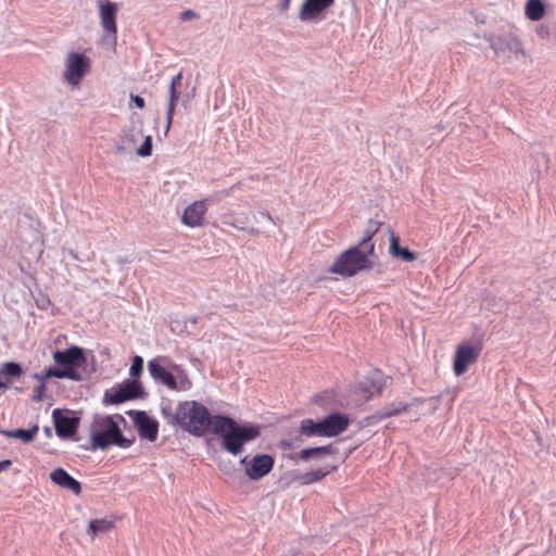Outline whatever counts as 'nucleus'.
Segmentation results:
<instances>
[{"label":"nucleus","mask_w":556,"mask_h":556,"mask_svg":"<svg viewBox=\"0 0 556 556\" xmlns=\"http://www.w3.org/2000/svg\"><path fill=\"white\" fill-rule=\"evenodd\" d=\"M121 424L126 425V419L121 414L101 416L94 415L90 428V450H108L110 446H118L121 448L130 447L136 438H127L121 430Z\"/></svg>","instance_id":"obj_1"},{"label":"nucleus","mask_w":556,"mask_h":556,"mask_svg":"<svg viewBox=\"0 0 556 556\" xmlns=\"http://www.w3.org/2000/svg\"><path fill=\"white\" fill-rule=\"evenodd\" d=\"M213 433L220 437L225 451L231 455H238L245 443L260 437L261 427L253 424H239L228 416L214 415Z\"/></svg>","instance_id":"obj_2"},{"label":"nucleus","mask_w":556,"mask_h":556,"mask_svg":"<svg viewBox=\"0 0 556 556\" xmlns=\"http://www.w3.org/2000/svg\"><path fill=\"white\" fill-rule=\"evenodd\" d=\"M178 426L194 437H202L207 430L214 432V415L197 401L180 402Z\"/></svg>","instance_id":"obj_3"},{"label":"nucleus","mask_w":556,"mask_h":556,"mask_svg":"<svg viewBox=\"0 0 556 556\" xmlns=\"http://www.w3.org/2000/svg\"><path fill=\"white\" fill-rule=\"evenodd\" d=\"M53 361L58 367L47 368V377L70 379L73 381L81 380V375L77 369L87 362L84 349L73 345L66 350H56L53 353Z\"/></svg>","instance_id":"obj_4"},{"label":"nucleus","mask_w":556,"mask_h":556,"mask_svg":"<svg viewBox=\"0 0 556 556\" xmlns=\"http://www.w3.org/2000/svg\"><path fill=\"white\" fill-rule=\"evenodd\" d=\"M372 256L355 244L343 251L328 270L344 278L353 277L374 267Z\"/></svg>","instance_id":"obj_5"},{"label":"nucleus","mask_w":556,"mask_h":556,"mask_svg":"<svg viewBox=\"0 0 556 556\" xmlns=\"http://www.w3.org/2000/svg\"><path fill=\"white\" fill-rule=\"evenodd\" d=\"M192 97V93L182 94V72H179L172 78L170 84L168 86V103L166 108L165 129L166 132H168L172 126L176 104L180 101L181 105L186 108L190 103Z\"/></svg>","instance_id":"obj_6"},{"label":"nucleus","mask_w":556,"mask_h":556,"mask_svg":"<svg viewBox=\"0 0 556 556\" xmlns=\"http://www.w3.org/2000/svg\"><path fill=\"white\" fill-rule=\"evenodd\" d=\"M90 67L89 59L78 52H70L65 61L64 79L72 86L79 85Z\"/></svg>","instance_id":"obj_7"},{"label":"nucleus","mask_w":556,"mask_h":556,"mask_svg":"<svg viewBox=\"0 0 556 556\" xmlns=\"http://www.w3.org/2000/svg\"><path fill=\"white\" fill-rule=\"evenodd\" d=\"M139 435L150 442H154L159 434V422L151 418L144 410H128Z\"/></svg>","instance_id":"obj_8"},{"label":"nucleus","mask_w":556,"mask_h":556,"mask_svg":"<svg viewBox=\"0 0 556 556\" xmlns=\"http://www.w3.org/2000/svg\"><path fill=\"white\" fill-rule=\"evenodd\" d=\"M148 370L150 376L159 383L167 387L170 390H186L188 387L185 384V380L180 381V386H178L177 379L175 376L167 370L164 366H162L159 359L154 358L148 363Z\"/></svg>","instance_id":"obj_9"},{"label":"nucleus","mask_w":556,"mask_h":556,"mask_svg":"<svg viewBox=\"0 0 556 556\" xmlns=\"http://www.w3.org/2000/svg\"><path fill=\"white\" fill-rule=\"evenodd\" d=\"M52 418L58 437L72 438L77 432L79 417L73 414H64L61 409L55 408L52 412Z\"/></svg>","instance_id":"obj_10"},{"label":"nucleus","mask_w":556,"mask_h":556,"mask_svg":"<svg viewBox=\"0 0 556 556\" xmlns=\"http://www.w3.org/2000/svg\"><path fill=\"white\" fill-rule=\"evenodd\" d=\"M480 354V348L471 344L459 345L454 358V372L456 376L465 374L468 366L476 362Z\"/></svg>","instance_id":"obj_11"},{"label":"nucleus","mask_w":556,"mask_h":556,"mask_svg":"<svg viewBox=\"0 0 556 556\" xmlns=\"http://www.w3.org/2000/svg\"><path fill=\"white\" fill-rule=\"evenodd\" d=\"M275 464V459L269 454H260L251 458L247 468V476L250 480L257 481L267 476Z\"/></svg>","instance_id":"obj_12"},{"label":"nucleus","mask_w":556,"mask_h":556,"mask_svg":"<svg viewBox=\"0 0 556 556\" xmlns=\"http://www.w3.org/2000/svg\"><path fill=\"white\" fill-rule=\"evenodd\" d=\"M491 48L498 58H509L510 54H523L521 42L513 35L502 36L491 42Z\"/></svg>","instance_id":"obj_13"},{"label":"nucleus","mask_w":556,"mask_h":556,"mask_svg":"<svg viewBox=\"0 0 556 556\" xmlns=\"http://www.w3.org/2000/svg\"><path fill=\"white\" fill-rule=\"evenodd\" d=\"M333 2L334 0H304L299 12V20L302 22L317 21Z\"/></svg>","instance_id":"obj_14"},{"label":"nucleus","mask_w":556,"mask_h":556,"mask_svg":"<svg viewBox=\"0 0 556 556\" xmlns=\"http://www.w3.org/2000/svg\"><path fill=\"white\" fill-rule=\"evenodd\" d=\"M325 437L331 438L341 434L350 425V418L342 413H331L321 419Z\"/></svg>","instance_id":"obj_15"},{"label":"nucleus","mask_w":556,"mask_h":556,"mask_svg":"<svg viewBox=\"0 0 556 556\" xmlns=\"http://www.w3.org/2000/svg\"><path fill=\"white\" fill-rule=\"evenodd\" d=\"M99 8H100L101 25H102L103 29L106 33L115 36L117 33V26H116L117 7H116V4L109 0H100Z\"/></svg>","instance_id":"obj_16"},{"label":"nucleus","mask_w":556,"mask_h":556,"mask_svg":"<svg viewBox=\"0 0 556 556\" xmlns=\"http://www.w3.org/2000/svg\"><path fill=\"white\" fill-rule=\"evenodd\" d=\"M206 211L207 207L205 201H195L186 207L181 220L189 227L201 226Z\"/></svg>","instance_id":"obj_17"},{"label":"nucleus","mask_w":556,"mask_h":556,"mask_svg":"<svg viewBox=\"0 0 556 556\" xmlns=\"http://www.w3.org/2000/svg\"><path fill=\"white\" fill-rule=\"evenodd\" d=\"M51 481L62 489L70 490L75 495L80 494V482L74 479L65 469L56 468L50 473Z\"/></svg>","instance_id":"obj_18"},{"label":"nucleus","mask_w":556,"mask_h":556,"mask_svg":"<svg viewBox=\"0 0 556 556\" xmlns=\"http://www.w3.org/2000/svg\"><path fill=\"white\" fill-rule=\"evenodd\" d=\"M379 227L380 223L374 219H369L367 227L364 231V236L356 245L365 250V252H369L370 254L375 255V243L372 242V237L379 230Z\"/></svg>","instance_id":"obj_19"},{"label":"nucleus","mask_w":556,"mask_h":556,"mask_svg":"<svg viewBox=\"0 0 556 556\" xmlns=\"http://www.w3.org/2000/svg\"><path fill=\"white\" fill-rule=\"evenodd\" d=\"M299 432L306 438L325 437L321 419L317 421L312 418L302 419L300 421Z\"/></svg>","instance_id":"obj_20"},{"label":"nucleus","mask_w":556,"mask_h":556,"mask_svg":"<svg viewBox=\"0 0 556 556\" xmlns=\"http://www.w3.org/2000/svg\"><path fill=\"white\" fill-rule=\"evenodd\" d=\"M334 469H336V467L332 466V467L319 468V469L312 470V471L304 472V473H298L294 476V480L299 481L303 485L312 484V483L320 481L323 478H325L327 475H329Z\"/></svg>","instance_id":"obj_21"},{"label":"nucleus","mask_w":556,"mask_h":556,"mask_svg":"<svg viewBox=\"0 0 556 556\" xmlns=\"http://www.w3.org/2000/svg\"><path fill=\"white\" fill-rule=\"evenodd\" d=\"M336 448L332 446V444H328L325 446L303 448L295 454L294 458L298 457L303 462H307L312 457H321L325 455L333 454Z\"/></svg>","instance_id":"obj_22"},{"label":"nucleus","mask_w":556,"mask_h":556,"mask_svg":"<svg viewBox=\"0 0 556 556\" xmlns=\"http://www.w3.org/2000/svg\"><path fill=\"white\" fill-rule=\"evenodd\" d=\"M39 428L37 425L30 429L0 430V433L7 438L18 439L25 443L34 441Z\"/></svg>","instance_id":"obj_23"},{"label":"nucleus","mask_w":556,"mask_h":556,"mask_svg":"<svg viewBox=\"0 0 556 556\" xmlns=\"http://www.w3.org/2000/svg\"><path fill=\"white\" fill-rule=\"evenodd\" d=\"M131 400V395L127 394L122 386L105 391L103 396L104 404L117 405Z\"/></svg>","instance_id":"obj_24"},{"label":"nucleus","mask_w":556,"mask_h":556,"mask_svg":"<svg viewBox=\"0 0 556 556\" xmlns=\"http://www.w3.org/2000/svg\"><path fill=\"white\" fill-rule=\"evenodd\" d=\"M390 253L392 256L399 257L405 262H412L416 258V254L414 252L409 251L407 248L400 247L399 239L394 236L391 238Z\"/></svg>","instance_id":"obj_25"},{"label":"nucleus","mask_w":556,"mask_h":556,"mask_svg":"<svg viewBox=\"0 0 556 556\" xmlns=\"http://www.w3.org/2000/svg\"><path fill=\"white\" fill-rule=\"evenodd\" d=\"M545 8L542 0H528L526 4V15L531 21H539L543 17Z\"/></svg>","instance_id":"obj_26"},{"label":"nucleus","mask_w":556,"mask_h":556,"mask_svg":"<svg viewBox=\"0 0 556 556\" xmlns=\"http://www.w3.org/2000/svg\"><path fill=\"white\" fill-rule=\"evenodd\" d=\"M121 386L127 394L131 395V400L141 397L144 394L142 384L137 379H126Z\"/></svg>","instance_id":"obj_27"},{"label":"nucleus","mask_w":556,"mask_h":556,"mask_svg":"<svg viewBox=\"0 0 556 556\" xmlns=\"http://www.w3.org/2000/svg\"><path fill=\"white\" fill-rule=\"evenodd\" d=\"M161 414L164 419H166L167 424L172 426H178L180 418V403L177 405L175 412L170 404L163 405L161 407Z\"/></svg>","instance_id":"obj_28"},{"label":"nucleus","mask_w":556,"mask_h":556,"mask_svg":"<svg viewBox=\"0 0 556 556\" xmlns=\"http://www.w3.org/2000/svg\"><path fill=\"white\" fill-rule=\"evenodd\" d=\"M113 527V522L106 519H94L89 522L88 533L93 535L106 532Z\"/></svg>","instance_id":"obj_29"},{"label":"nucleus","mask_w":556,"mask_h":556,"mask_svg":"<svg viewBox=\"0 0 556 556\" xmlns=\"http://www.w3.org/2000/svg\"><path fill=\"white\" fill-rule=\"evenodd\" d=\"M403 410H405V406L395 408H384L381 413L367 417L368 425L376 424L384 418L396 416L401 414Z\"/></svg>","instance_id":"obj_30"},{"label":"nucleus","mask_w":556,"mask_h":556,"mask_svg":"<svg viewBox=\"0 0 556 556\" xmlns=\"http://www.w3.org/2000/svg\"><path fill=\"white\" fill-rule=\"evenodd\" d=\"M23 372L22 366L16 362H8L2 365L0 369V377L7 376L12 378H18Z\"/></svg>","instance_id":"obj_31"},{"label":"nucleus","mask_w":556,"mask_h":556,"mask_svg":"<svg viewBox=\"0 0 556 556\" xmlns=\"http://www.w3.org/2000/svg\"><path fill=\"white\" fill-rule=\"evenodd\" d=\"M143 371V358L139 355L134 356L131 361V366L129 369V375L134 378L139 377Z\"/></svg>","instance_id":"obj_32"},{"label":"nucleus","mask_w":556,"mask_h":556,"mask_svg":"<svg viewBox=\"0 0 556 556\" xmlns=\"http://www.w3.org/2000/svg\"><path fill=\"white\" fill-rule=\"evenodd\" d=\"M137 154L142 157L150 156L152 154V137L147 136L143 143L137 150Z\"/></svg>","instance_id":"obj_33"},{"label":"nucleus","mask_w":556,"mask_h":556,"mask_svg":"<svg viewBox=\"0 0 556 556\" xmlns=\"http://www.w3.org/2000/svg\"><path fill=\"white\" fill-rule=\"evenodd\" d=\"M230 193V190H219L217 192H214L213 194L208 195L206 199H204L203 201L206 202V206L208 204H215V203H218L220 201H223L226 197H228Z\"/></svg>","instance_id":"obj_34"},{"label":"nucleus","mask_w":556,"mask_h":556,"mask_svg":"<svg viewBox=\"0 0 556 556\" xmlns=\"http://www.w3.org/2000/svg\"><path fill=\"white\" fill-rule=\"evenodd\" d=\"M45 390H46V384L41 381L40 384H38L34 391V395H33V400L35 402H40L42 401L43 399V394H45Z\"/></svg>","instance_id":"obj_35"},{"label":"nucleus","mask_w":556,"mask_h":556,"mask_svg":"<svg viewBox=\"0 0 556 556\" xmlns=\"http://www.w3.org/2000/svg\"><path fill=\"white\" fill-rule=\"evenodd\" d=\"M130 100L136 105V108L140 110L143 109L146 105L144 99L138 94H131Z\"/></svg>","instance_id":"obj_36"},{"label":"nucleus","mask_w":556,"mask_h":556,"mask_svg":"<svg viewBox=\"0 0 556 556\" xmlns=\"http://www.w3.org/2000/svg\"><path fill=\"white\" fill-rule=\"evenodd\" d=\"M371 387H372V389H374L376 392H378V393H380V392H381V390H382V388H383V383H382V381H381V377H380V375H379V374H377V378H375V379L371 381Z\"/></svg>","instance_id":"obj_37"},{"label":"nucleus","mask_w":556,"mask_h":556,"mask_svg":"<svg viewBox=\"0 0 556 556\" xmlns=\"http://www.w3.org/2000/svg\"><path fill=\"white\" fill-rule=\"evenodd\" d=\"M198 15H197V13L194 11L186 10V11L181 12L180 20L186 22V21H190L192 18H195Z\"/></svg>","instance_id":"obj_38"},{"label":"nucleus","mask_w":556,"mask_h":556,"mask_svg":"<svg viewBox=\"0 0 556 556\" xmlns=\"http://www.w3.org/2000/svg\"><path fill=\"white\" fill-rule=\"evenodd\" d=\"M34 378L39 382V384L41 383V381L45 383L47 379H49L50 377H47V370L43 372V374H35L34 375Z\"/></svg>","instance_id":"obj_39"},{"label":"nucleus","mask_w":556,"mask_h":556,"mask_svg":"<svg viewBox=\"0 0 556 556\" xmlns=\"http://www.w3.org/2000/svg\"><path fill=\"white\" fill-rule=\"evenodd\" d=\"M12 465V462L10 459H5L0 462V471L8 470Z\"/></svg>","instance_id":"obj_40"},{"label":"nucleus","mask_w":556,"mask_h":556,"mask_svg":"<svg viewBox=\"0 0 556 556\" xmlns=\"http://www.w3.org/2000/svg\"><path fill=\"white\" fill-rule=\"evenodd\" d=\"M290 3H291V0H281V3L279 5L280 10L281 11L288 10L290 7Z\"/></svg>","instance_id":"obj_41"},{"label":"nucleus","mask_w":556,"mask_h":556,"mask_svg":"<svg viewBox=\"0 0 556 556\" xmlns=\"http://www.w3.org/2000/svg\"><path fill=\"white\" fill-rule=\"evenodd\" d=\"M250 460L248 456L241 458L240 464L244 467V471L247 472V468L249 467Z\"/></svg>","instance_id":"obj_42"},{"label":"nucleus","mask_w":556,"mask_h":556,"mask_svg":"<svg viewBox=\"0 0 556 556\" xmlns=\"http://www.w3.org/2000/svg\"><path fill=\"white\" fill-rule=\"evenodd\" d=\"M231 225H232L233 227H236L237 229L245 230V231H247V232H249V233H256V232H257V230H256V229H254V228L245 229V228H243V227H239V226H238V225H236V224H231Z\"/></svg>","instance_id":"obj_43"},{"label":"nucleus","mask_w":556,"mask_h":556,"mask_svg":"<svg viewBox=\"0 0 556 556\" xmlns=\"http://www.w3.org/2000/svg\"><path fill=\"white\" fill-rule=\"evenodd\" d=\"M538 34L543 38L548 35V30L541 26L538 30Z\"/></svg>","instance_id":"obj_44"},{"label":"nucleus","mask_w":556,"mask_h":556,"mask_svg":"<svg viewBox=\"0 0 556 556\" xmlns=\"http://www.w3.org/2000/svg\"><path fill=\"white\" fill-rule=\"evenodd\" d=\"M125 150H126V149H125V147H124L123 144H117V146L115 147V152H116V154H123V153L125 152Z\"/></svg>","instance_id":"obj_45"},{"label":"nucleus","mask_w":556,"mask_h":556,"mask_svg":"<svg viewBox=\"0 0 556 556\" xmlns=\"http://www.w3.org/2000/svg\"><path fill=\"white\" fill-rule=\"evenodd\" d=\"M45 432H46L48 435H50V434H51V429H50V428H48V427H46V428H45Z\"/></svg>","instance_id":"obj_46"}]
</instances>
